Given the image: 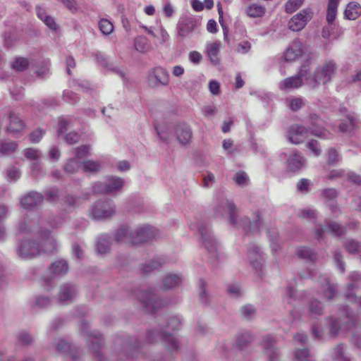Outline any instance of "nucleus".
<instances>
[{"instance_id": "nucleus-36", "label": "nucleus", "mask_w": 361, "mask_h": 361, "mask_svg": "<svg viewBox=\"0 0 361 361\" xmlns=\"http://www.w3.org/2000/svg\"><path fill=\"white\" fill-rule=\"evenodd\" d=\"M317 54L314 52H310L308 59L301 65L298 73L296 75L301 78L303 81V78L306 80V78H308L310 74H309L310 71V61L312 59L317 58Z\"/></svg>"}, {"instance_id": "nucleus-32", "label": "nucleus", "mask_w": 361, "mask_h": 361, "mask_svg": "<svg viewBox=\"0 0 361 361\" xmlns=\"http://www.w3.org/2000/svg\"><path fill=\"white\" fill-rule=\"evenodd\" d=\"M166 262V260L161 257H155L153 259L147 261L140 265V270L145 274L161 267Z\"/></svg>"}, {"instance_id": "nucleus-64", "label": "nucleus", "mask_w": 361, "mask_h": 361, "mask_svg": "<svg viewBox=\"0 0 361 361\" xmlns=\"http://www.w3.org/2000/svg\"><path fill=\"white\" fill-rule=\"evenodd\" d=\"M310 180L307 178H302L297 183V190L302 193H307L310 190Z\"/></svg>"}, {"instance_id": "nucleus-25", "label": "nucleus", "mask_w": 361, "mask_h": 361, "mask_svg": "<svg viewBox=\"0 0 361 361\" xmlns=\"http://www.w3.org/2000/svg\"><path fill=\"white\" fill-rule=\"evenodd\" d=\"M309 133L308 128L302 125L294 124L290 126L288 137L290 142L298 145L303 141V137Z\"/></svg>"}, {"instance_id": "nucleus-41", "label": "nucleus", "mask_w": 361, "mask_h": 361, "mask_svg": "<svg viewBox=\"0 0 361 361\" xmlns=\"http://www.w3.org/2000/svg\"><path fill=\"white\" fill-rule=\"evenodd\" d=\"M265 11L264 7L253 4L246 8L245 12L251 18H259L264 16Z\"/></svg>"}, {"instance_id": "nucleus-16", "label": "nucleus", "mask_w": 361, "mask_h": 361, "mask_svg": "<svg viewBox=\"0 0 361 361\" xmlns=\"http://www.w3.org/2000/svg\"><path fill=\"white\" fill-rule=\"evenodd\" d=\"M248 255L250 264L255 272L260 278H262L264 275V259L261 248L254 243H250L248 245Z\"/></svg>"}, {"instance_id": "nucleus-42", "label": "nucleus", "mask_w": 361, "mask_h": 361, "mask_svg": "<svg viewBox=\"0 0 361 361\" xmlns=\"http://www.w3.org/2000/svg\"><path fill=\"white\" fill-rule=\"evenodd\" d=\"M134 46L137 51L146 52L149 51L150 46L148 39L144 36H139L134 40Z\"/></svg>"}, {"instance_id": "nucleus-62", "label": "nucleus", "mask_w": 361, "mask_h": 361, "mask_svg": "<svg viewBox=\"0 0 361 361\" xmlns=\"http://www.w3.org/2000/svg\"><path fill=\"white\" fill-rule=\"evenodd\" d=\"M334 259L336 264L338 270L343 273L345 271V264L343 262V256L340 250H335L334 252Z\"/></svg>"}, {"instance_id": "nucleus-60", "label": "nucleus", "mask_w": 361, "mask_h": 361, "mask_svg": "<svg viewBox=\"0 0 361 361\" xmlns=\"http://www.w3.org/2000/svg\"><path fill=\"white\" fill-rule=\"evenodd\" d=\"M18 342L23 345H29L33 342V338L25 331L20 332L18 336Z\"/></svg>"}, {"instance_id": "nucleus-5", "label": "nucleus", "mask_w": 361, "mask_h": 361, "mask_svg": "<svg viewBox=\"0 0 361 361\" xmlns=\"http://www.w3.org/2000/svg\"><path fill=\"white\" fill-rule=\"evenodd\" d=\"M216 217H222L226 212L228 214L227 221L231 226L238 225V208L233 201L225 199L221 200L214 209Z\"/></svg>"}, {"instance_id": "nucleus-35", "label": "nucleus", "mask_w": 361, "mask_h": 361, "mask_svg": "<svg viewBox=\"0 0 361 361\" xmlns=\"http://www.w3.org/2000/svg\"><path fill=\"white\" fill-rule=\"evenodd\" d=\"M107 195L114 194L120 191L124 184L121 178L111 177L106 180Z\"/></svg>"}, {"instance_id": "nucleus-43", "label": "nucleus", "mask_w": 361, "mask_h": 361, "mask_svg": "<svg viewBox=\"0 0 361 361\" xmlns=\"http://www.w3.org/2000/svg\"><path fill=\"white\" fill-rule=\"evenodd\" d=\"M81 166H82L85 172L97 173L101 169V164L99 161L91 159L81 162Z\"/></svg>"}, {"instance_id": "nucleus-11", "label": "nucleus", "mask_w": 361, "mask_h": 361, "mask_svg": "<svg viewBox=\"0 0 361 361\" xmlns=\"http://www.w3.org/2000/svg\"><path fill=\"white\" fill-rule=\"evenodd\" d=\"M156 235L154 228L149 225H143L130 233V242L133 244L148 242L154 239Z\"/></svg>"}, {"instance_id": "nucleus-2", "label": "nucleus", "mask_w": 361, "mask_h": 361, "mask_svg": "<svg viewBox=\"0 0 361 361\" xmlns=\"http://www.w3.org/2000/svg\"><path fill=\"white\" fill-rule=\"evenodd\" d=\"M337 68L335 61L332 60L326 61L322 66H318L312 75L306 78V84L313 89L321 84L326 85L331 81Z\"/></svg>"}, {"instance_id": "nucleus-23", "label": "nucleus", "mask_w": 361, "mask_h": 361, "mask_svg": "<svg viewBox=\"0 0 361 361\" xmlns=\"http://www.w3.org/2000/svg\"><path fill=\"white\" fill-rule=\"evenodd\" d=\"M305 166V159L300 152L295 150L290 154L286 161V167L289 171L298 173Z\"/></svg>"}, {"instance_id": "nucleus-38", "label": "nucleus", "mask_w": 361, "mask_h": 361, "mask_svg": "<svg viewBox=\"0 0 361 361\" xmlns=\"http://www.w3.org/2000/svg\"><path fill=\"white\" fill-rule=\"evenodd\" d=\"M339 1L329 0L326 12V20L329 24H332L336 18Z\"/></svg>"}, {"instance_id": "nucleus-12", "label": "nucleus", "mask_w": 361, "mask_h": 361, "mask_svg": "<svg viewBox=\"0 0 361 361\" xmlns=\"http://www.w3.org/2000/svg\"><path fill=\"white\" fill-rule=\"evenodd\" d=\"M238 225L233 226L237 228H243L245 235H255L260 233L262 218L258 212L256 214L255 219L252 221L246 216H240L238 215Z\"/></svg>"}, {"instance_id": "nucleus-4", "label": "nucleus", "mask_w": 361, "mask_h": 361, "mask_svg": "<svg viewBox=\"0 0 361 361\" xmlns=\"http://www.w3.org/2000/svg\"><path fill=\"white\" fill-rule=\"evenodd\" d=\"M80 331L90 342V349L97 361H105V358L101 353L104 342L103 336L97 331H91L89 324L85 321L80 324Z\"/></svg>"}, {"instance_id": "nucleus-51", "label": "nucleus", "mask_w": 361, "mask_h": 361, "mask_svg": "<svg viewBox=\"0 0 361 361\" xmlns=\"http://www.w3.org/2000/svg\"><path fill=\"white\" fill-rule=\"evenodd\" d=\"M312 355L309 349L304 348L302 349L298 348L295 352V361H314L311 358Z\"/></svg>"}, {"instance_id": "nucleus-40", "label": "nucleus", "mask_w": 361, "mask_h": 361, "mask_svg": "<svg viewBox=\"0 0 361 361\" xmlns=\"http://www.w3.org/2000/svg\"><path fill=\"white\" fill-rule=\"evenodd\" d=\"M303 85V81L301 78H299L296 75L292 77H289L283 80V87L281 89H291L298 88Z\"/></svg>"}, {"instance_id": "nucleus-39", "label": "nucleus", "mask_w": 361, "mask_h": 361, "mask_svg": "<svg viewBox=\"0 0 361 361\" xmlns=\"http://www.w3.org/2000/svg\"><path fill=\"white\" fill-rule=\"evenodd\" d=\"M207 55L214 64L216 65L219 62L218 54L219 52V44L218 42H214L207 46Z\"/></svg>"}, {"instance_id": "nucleus-49", "label": "nucleus", "mask_w": 361, "mask_h": 361, "mask_svg": "<svg viewBox=\"0 0 361 361\" xmlns=\"http://www.w3.org/2000/svg\"><path fill=\"white\" fill-rule=\"evenodd\" d=\"M199 289L200 302L204 305H208L209 295L207 292L206 281L203 279H200L199 281Z\"/></svg>"}, {"instance_id": "nucleus-45", "label": "nucleus", "mask_w": 361, "mask_h": 361, "mask_svg": "<svg viewBox=\"0 0 361 361\" xmlns=\"http://www.w3.org/2000/svg\"><path fill=\"white\" fill-rule=\"evenodd\" d=\"M131 232H133V230L128 226H123L120 227L115 233V240L117 243H120L125 239L130 241V233Z\"/></svg>"}, {"instance_id": "nucleus-13", "label": "nucleus", "mask_w": 361, "mask_h": 361, "mask_svg": "<svg viewBox=\"0 0 361 361\" xmlns=\"http://www.w3.org/2000/svg\"><path fill=\"white\" fill-rule=\"evenodd\" d=\"M200 25V20L192 15L182 16L177 24L178 36L183 39Z\"/></svg>"}, {"instance_id": "nucleus-31", "label": "nucleus", "mask_w": 361, "mask_h": 361, "mask_svg": "<svg viewBox=\"0 0 361 361\" xmlns=\"http://www.w3.org/2000/svg\"><path fill=\"white\" fill-rule=\"evenodd\" d=\"M68 269V262L64 259H59L51 264L49 271L51 273L54 277L61 276L66 274Z\"/></svg>"}, {"instance_id": "nucleus-52", "label": "nucleus", "mask_w": 361, "mask_h": 361, "mask_svg": "<svg viewBox=\"0 0 361 361\" xmlns=\"http://www.w3.org/2000/svg\"><path fill=\"white\" fill-rule=\"evenodd\" d=\"M29 61L26 58L18 57L12 63V68L19 72L24 71L28 68Z\"/></svg>"}, {"instance_id": "nucleus-26", "label": "nucleus", "mask_w": 361, "mask_h": 361, "mask_svg": "<svg viewBox=\"0 0 361 361\" xmlns=\"http://www.w3.org/2000/svg\"><path fill=\"white\" fill-rule=\"evenodd\" d=\"M44 201V196L35 191L28 192L20 200L22 207L27 209H32L41 204Z\"/></svg>"}, {"instance_id": "nucleus-1", "label": "nucleus", "mask_w": 361, "mask_h": 361, "mask_svg": "<svg viewBox=\"0 0 361 361\" xmlns=\"http://www.w3.org/2000/svg\"><path fill=\"white\" fill-rule=\"evenodd\" d=\"M161 339L164 345L169 350L167 355H157L152 361H172L173 353H177L180 349L178 340L173 335L167 333L164 329L148 331L146 335V341L154 343Z\"/></svg>"}, {"instance_id": "nucleus-3", "label": "nucleus", "mask_w": 361, "mask_h": 361, "mask_svg": "<svg viewBox=\"0 0 361 361\" xmlns=\"http://www.w3.org/2000/svg\"><path fill=\"white\" fill-rule=\"evenodd\" d=\"M132 293L139 300L143 308L150 313H154L157 310L169 305L168 301L159 298L152 289L142 290L137 288L133 290Z\"/></svg>"}, {"instance_id": "nucleus-15", "label": "nucleus", "mask_w": 361, "mask_h": 361, "mask_svg": "<svg viewBox=\"0 0 361 361\" xmlns=\"http://www.w3.org/2000/svg\"><path fill=\"white\" fill-rule=\"evenodd\" d=\"M345 226L335 221H326L324 226L317 224L315 226V237L317 240L320 241L323 239L324 234L326 232L331 233L334 235L340 237L345 234Z\"/></svg>"}, {"instance_id": "nucleus-55", "label": "nucleus", "mask_w": 361, "mask_h": 361, "mask_svg": "<svg viewBox=\"0 0 361 361\" xmlns=\"http://www.w3.org/2000/svg\"><path fill=\"white\" fill-rule=\"evenodd\" d=\"M99 27L101 32L106 35L111 34L114 30L113 24L106 19L99 20Z\"/></svg>"}, {"instance_id": "nucleus-34", "label": "nucleus", "mask_w": 361, "mask_h": 361, "mask_svg": "<svg viewBox=\"0 0 361 361\" xmlns=\"http://www.w3.org/2000/svg\"><path fill=\"white\" fill-rule=\"evenodd\" d=\"M345 346L343 343L338 344L332 350L331 357L333 361H353L345 353Z\"/></svg>"}, {"instance_id": "nucleus-8", "label": "nucleus", "mask_w": 361, "mask_h": 361, "mask_svg": "<svg viewBox=\"0 0 361 361\" xmlns=\"http://www.w3.org/2000/svg\"><path fill=\"white\" fill-rule=\"evenodd\" d=\"M116 345H121L120 360L123 356L133 357L140 348V342L136 338L127 336H118L116 340Z\"/></svg>"}, {"instance_id": "nucleus-46", "label": "nucleus", "mask_w": 361, "mask_h": 361, "mask_svg": "<svg viewBox=\"0 0 361 361\" xmlns=\"http://www.w3.org/2000/svg\"><path fill=\"white\" fill-rule=\"evenodd\" d=\"M81 166V162L75 158L69 159L63 167V170L68 174H74Z\"/></svg>"}, {"instance_id": "nucleus-30", "label": "nucleus", "mask_w": 361, "mask_h": 361, "mask_svg": "<svg viewBox=\"0 0 361 361\" xmlns=\"http://www.w3.org/2000/svg\"><path fill=\"white\" fill-rule=\"evenodd\" d=\"M181 283L182 276L180 275L169 274L163 278L161 288L165 290H170L179 286Z\"/></svg>"}, {"instance_id": "nucleus-19", "label": "nucleus", "mask_w": 361, "mask_h": 361, "mask_svg": "<svg viewBox=\"0 0 361 361\" xmlns=\"http://www.w3.org/2000/svg\"><path fill=\"white\" fill-rule=\"evenodd\" d=\"M169 82L168 72L161 67L154 68L148 74V84L151 87L166 86Z\"/></svg>"}, {"instance_id": "nucleus-59", "label": "nucleus", "mask_w": 361, "mask_h": 361, "mask_svg": "<svg viewBox=\"0 0 361 361\" xmlns=\"http://www.w3.org/2000/svg\"><path fill=\"white\" fill-rule=\"evenodd\" d=\"M330 321V327H329V334L332 338H335L337 336L339 330L340 325L338 320L333 317H329Z\"/></svg>"}, {"instance_id": "nucleus-53", "label": "nucleus", "mask_w": 361, "mask_h": 361, "mask_svg": "<svg viewBox=\"0 0 361 361\" xmlns=\"http://www.w3.org/2000/svg\"><path fill=\"white\" fill-rule=\"evenodd\" d=\"M59 197V190L56 187H52L44 191V199L48 202H56Z\"/></svg>"}, {"instance_id": "nucleus-61", "label": "nucleus", "mask_w": 361, "mask_h": 361, "mask_svg": "<svg viewBox=\"0 0 361 361\" xmlns=\"http://www.w3.org/2000/svg\"><path fill=\"white\" fill-rule=\"evenodd\" d=\"M233 180L240 186H245L247 184L248 176L244 171H239L235 175Z\"/></svg>"}, {"instance_id": "nucleus-10", "label": "nucleus", "mask_w": 361, "mask_h": 361, "mask_svg": "<svg viewBox=\"0 0 361 361\" xmlns=\"http://www.w3.org/2000/svg\"><path fill=\"white\" fill-rule=\"evenodd\" d=\"M56 350L69 357L68 361H82L80 349L71 344L64 338H57L54 341Z\"/></svg>"}, {"instance_id": "nucleus-22", "label": "nucleus", "mask_w": 361, "mask_h": 361, "mask_svg": "<svg viewBox=\"0 0 361 361\" xmlns=\"http://www.w3.org/2000/svg\"><path fill=\"white\" fill-rule=\"evenodd\" d=\"M175 135L178 142L183 146L189 145L192 137L190 126L186 123H178L175 127Z\"/></svg>"}, {"instance_id": "nucleus-21", "label": "nucleus", "mask_w": 361, "mask_h": 361, "mask_svg": "<svg viewBox=\"0 0 361 361\" xmlns=\"http://www.w3.org/2000/svg\"><path fill=\"white\" fill-rule=\"evenodd\" d=\"M40 253L39 243L30 241H22L17 248L18 255L23 259H30Z\"/></svg>"}, {"instance_id": "nucleus-6", "label": "nucleus", "mask_w": 361, "mask_h": 361, "mask_svg": "<svg viewBox=\"0 0 361 361\" xmlns=\"http://www.w3.org/2000/svg\"><path fill=\"white\" fill-rule=\"evenodd\" d=\"M90 211L93 219L102 220L111 217L116 213V206L111 200L104 199L94 202Z\"/></svg>"}, {"instance_id": "nucleus-20", "label": "nucleus", "mask_w": 361, "mask_h": 361, "mask_svg": "<svg viewBox=\"0 0 361 361\" xmlns=\"http://www.w3.org/2000/svg\"><path fill=\"white\" fill-rule=\"evenodd\" d=\"M307 51V45L303 44L300 39H294L283 53V57L287 61H295Z\"/></svg>"}, {"instance_id": "nucleus-18", "label": "nucleus", "mask_w": 361, "mask_h": 361, "mask_svg": "<svg viewBox=\"0 0 361 361\" xmlns=\"http://www.w3.org/2000/svg\"><path fill=\"white\" fill-rule=\"evenodd\" d=\"M312 18V11L311 9H303L291 18L288 23V27L294 32L300 31L305 27L307 22L310 21Z\"/></svg>"}, {"instance_id": "nucleus-57", "label": "nucleus", "mask_w": 361, "mask_h": 361, "mask_svg": "<svg viewBox=\"0 0 361 361\" xmlns=\"http://www.w3.org/2000/svg\"><path fill=\"white\" fill-rule=\"evenodd\" d=\"M304 0H288L285 4V10L288 13H292L300 7Z\"/></svg>"}, {"instance_id": "nucleus-28", "label": "nucleus", "mask_w": 361, "mask_h": 361, "mask_svg": "<svg viewBox=\"0 0 361 361\" xmlns=\"http://www.w3.org/2000/svg\"><path fill=\"white\" fill-rule=\"evenodd\" d=\"M112 238L107 234H102L97 238L96 250L99 254L104 255L110 252Z\"/></svg>"}, {"instance_id": "nucleus-56", "label": "nucleus", "mask_w": 361, "mask_h": 361, "mask_svg": "<svg viewBox=\"0 0 361 361\" xmlns=\"http://www.w3.org/2000/svg\"><path fill=\"white\" fill-rule=\"evenodd\" d=\"M297 255L302 259L312 260L314 253L312 250L307 247H300L297 250Z\"/></svg>"}, {"instance_id": "nucleus-54", "label": "nucleus", "mask_w": 361, "mask_h": 361, "mask_svg": "<svg viewBox=\"0 0 361 361\" xmlns=\"http://www.w3.org/2000/svg\"><path fill=\"white\" fill-rule=\"evenodd\" d=\"M344 246L345 250L350 254H356L359 252V249L360 247V243L355 241V240L350 239L347 240Z\"/></svg>"}, {"instance_id": "nucleus-50", "label": "nucleus", "mask_w": 361, "mask_h": 361, "mask_svg": "<svg viewBox=\"0 0 361 361\" xmlns=\"http://www.w3.org/2000/svg\"><path fill=\"white\" fill-rule=\"evenodd\" d=\"M240 314L243 319L251 320L256 314V308L250 304L243 305L240 308Z\"/></svg>"}, {"instance_id": "nucleus-33", "label": "nucleus", "mask_w": 361, "mask_h": 361, "mask_svg": "<svg viewBox=\"0 0 361 361\" xmlns=\"http://www.w3.org/2000/svg\"><path fill=\"white\" fill-rule=\"evenodd\" d=\"M348 123L346 121H341L338 126L340 132L343 133H353L356 128H357V119L351 114L347 115Z\"/></svg>"}, {"instance_id": "nucleus-17", "label": "nucleus", "mask_w": 361, "mask_h": 361, "mask_svg": "<svg viewBox=\"0 0 361 361\" xmlns=\"http://www.w3.org/2000/svg\"><path fill=\"white\" fill-rule=\"evenodd\" d=\"M261 345L264 353L267 357V361H280L279 351L276 347V340L271 335H266L262 338Z\"/></svg>"}, {"instance_id": "nucleus-7", "label": "nucleus", "mask_w": 361, "mask_h": 361, "mask_svg": "<svg viewBox=\"0 0 361 361\" xmlns=\"http://www.w3.org/2000/svg\"><path fill=\"white\" fill-rule=\"evenodd\" d=\"M307 123V128L311 135L324 140L329 139L331 136V133L325 127V121L319 115L315 113L310 114Z\"/></svg>"}, {"instance_id": "nucleus-63", "label": "nucleus", "mask_w": 361, "mask_h": 361, "mask_svg": "<svg viewBox=\"0 0 361 361\" xmlns=\"http://www.w3.org/2000/svg\"><path fill=\"white\" fill-rule=\"evenodd\" d=\"M44 133V130H42L41 128H37V130L30 133L28 137L32 143H37L40 141Z\"/></svg>"}, {"instance_id": "nucleus-48", "label": "nucleus", "mask_w": 361, "mask_h": 361, "mask_svg": "<svg viewBox=\"0 0 361 361\" xmlns=\"http://www.w3.org/2000/svg\"><path fill=\"white\" fill-rule=\"evenodd\" d=\"M51 305V299L48 296L38 295L35 298L32 308L44 309Z\"/></svg>"}, {"instance_id": "nucleus-27", "label": "nucleus", "mask_w": 361, "mask_h": 361, "mask_svg": "<svg viewBox=\"0 0 361 361\" xmlns=\"http://www.w3.org/2000/svg\"><path fill=\"white\" fill-rule=\"evenodd\" d=\"M10 119L9 125L6 128V131L9 133H16L21 131L24 126L25 123L22 118H20L18 114L13 111H10L8 114Z\"/></svg>"}, {"instance_id": "nucleus-9", "label": "nucleus", "mask_w": 361, "mask_h": 361, "mask_svg": "<svg viewBox=\"0 0 361 361\" xmlns=\"http://www.w3.org/2000/svg\"><path fill=\"white\" fill-rule=\"evenodd\" d=\"M196 226L205 248L209 252L216 254L218 243L212 235L209 226L204 221H199Z\"/></svg>"}, {"instance_id": "nucleus-24", "label": "nucleus", "mask_w": 361, "mask_h": 361, "mask_svg": "<svg viewBox=\"0 0 361 361\" xmlns=\"http://www.w3.org/2000/svg\"><path fill=\"white\" fill-rule=\"evenodd\" d=\"M38 234L42 243V245H39L40 252L52 253L56 249V240L50 235V231L40 229Z\"/></svg>"}, {"instance_id": "nucleus-58", "label": "nucleus", "mask_w": 361, "mask_h": 361, "mask_svg": "<svg viewBox=\"0 0 361 361\" xmlns=\"http://www.w3.org/2000/svg\"><path fill=\"white\" fill-rule=\"evenodd\" d=\"M322 195L326 201L332 202L336 200L338 192L335 188H326L322 191Z\"/></svg>"}, {"instance_id": "nucleus-44", "label": "nucleus", "mask_w": 361, "mask_h": 361, "mask_svg": "<svg viewBox=\"0 0 361 361\" xmlns=\"http://www.w3.org/2000/svg\"><path fill=\"white\" fill-rule=\"evenodd\" d=\"M17 146L18 144L14 141L0 142V154H10L16 150Z\"/></svg>"}, {"instance_id": "nucleus-37", "label": "nucleus", "mask_w": 361, "mask_h": 361, "mask_svg": "<svg viewBox=\"0 0 361 361\" xmlns=\"http://www.w3.org/2000/svg\"><path fill=\"white\" fill-rule=\"evenodd\" d=\"M361 13L360 6L359 4L350 2L347 5L344 11V16L348 20H355Z\"/></svg>"}, {"instance_id": "nucleus-14", "label": "nucleus", "mask_w": 361, "mask_h": 361, "mask_svg": "<svg viewBox=\"0 0 361 361\" xmlns=\"http://www.w3.org/2000/svg\"><path fill=\"white\" fill-rule=\"evenodd\" d=\"M78 295V287L73 283H63L59 288L57 294V302L63 305L72 303Z\"/></svg>"}, {"instance_id": "nucleus-47", "label": "nucleus", "mask_w": 361, "mask_h": 361, "mask_svg": "<svg viewBox=\"0 0 361 361\" xmlns=\"http://www.w3.org/2000/svg\"><path fill=\"white\" fill-rule=\"evenodd\" d=\"M309 310L312 317L320 316L323 314V306L322 302L316 299L310 301Z\"/></svg>"}, {"instance_id": "nucleus-29", "label": "nucleus", "mask_w": 361, "mask_h": 361, "mask_svg": "<svg viewBox=\"0 0 361 361\" xmlns=\"http://www.w3.org/2000/svg\"><path fill=\"white\" fill-rule=\"evenodd\" d=\"M253 336L248 331H239L235 338V345L240 350L246 348L252 341Z\"/></svg>"}]
</instances>
